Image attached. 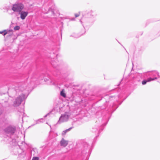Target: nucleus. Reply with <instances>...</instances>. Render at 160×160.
<instances>
[{
	"instance_id": "nucleus-6",
	"label": "nucleus",
	"mask_w": 160,
	"mask_h": 160,
	"mask_svg": "<svg viewBox=\"0 0 160 160\" xmlns=\"http://www.w3.org/2000/svg\"><path fill=\"white\" fill-rule=\"evenodd\" d=\"M68 141L65 140L63 138H62L60 142V144L61 146L65 147L68 144Z\"/></svg>"
},
{
	"instance_id": "nucleus-10",
	"label": "nucleus",
	"mask_w": 160,
	"mask_h": 160,
	"mask_svg": "<svg viewBox=\"0 0 160 160\" xmlns=\"http://www.w3.org/2000/svg\"><path fill=\"white\" fill-rule=\"evenodd\" d=\"M157 79V78H148L147 79V81H148V82H150L151 81H153V80H154L155 79Z\"/></svg>"
},
{
	"instance_id": "nucleus-19",
	"label": "nucleus",
	"mask_w": 160,
	"mask_h": 160,
	"mask_svg": "<svg viewBox=\"0 0 160 160\" xmlns=\"http://www.w3.org/2000/svg\"><path fill=\"white\" fill-rule=\"evenodd\" d=\"M80 22H82V21H81V20H80Z\"/></svg>"
},
{
	"instance_id": "nucleus-12",
	"label": "nucleus",
	"mask_w": 160,
	"mask_h": 160,
	"mask_svg": "<svg viewBox=\"0 0 160 160\" xmlns=\"http://www.w3.org/2000/svg\"><path fill=\"white\" fill-rule=\"evenodd\" d=\"M147 82H148L147 81V80H143L142 82V84L145 85L146 83Z\"/></svg>"
},
{
	"instance_id": "nucleus-8",
	"label": "nucleus",
	"mask_w": 160,
	"mask_h": 160,
	"mask_svg": "<svg viewBox=\"0 0 160 160\" xmlns=\"http://www.w3.org/2000/svg\"><path fill=\"white\" fill-rule=\"evenodd\" d=\"M72 128L71 127L68 129H67L64 131H63L62 132V135H65L67 132L70 131L72 129Z\"/></svg>"
},
{
	"instance_id": "nucleus-11",
	"label": "nucleus",
	"mask_w": 160,
	"mask_h": 160,
	"mask_svg": "<svg viewBox=\"0 0 160 160\" xmlns=\"http://www.w3.org/2000/svg\"><path fill=\"white\" fill-rule=\"evenodd\" d=\"M20 28V27L18 26H16L14 28V30L15 31L18 30Z\"/></svg>"
},
{
	"instance_id": "nucleus-2",
	"label": "nucleus",
	"mask_w": 160,
	"mask_h": 160,
	"mask_svg": "<svg viewBox=\"0 0 160 160\" xmlns=\"http://www.w3.org/2000/svg\"><path fill=\"white\" fill-rule=\"evenodd\" d=\"M23 5L21 3H18L13 5L12 10L14 12H21L24 8Z\"/></svg>"
},
{
	"instance_id": "nucleus-3",
	"label": "nucleus",
	"mask_w": 160,
	"mask_h": 160,
	"mask_svg": "<svg viewBox=\"0 0 160 160\" xmlns=\"http://www.w3.org/2000/svg\"><path fill=\"white\" fill-rule=\"evenodd\" d=\"M69 116L68 113H65L64 114L62 115L60 117L58 123L60 124L62 122L67 121L68 119Z\"/></svg>"
},
{
	"instance_id": "nucleus-4",
	"label": "nucleus",
	"mask_w": 160,
	"mask_h": 160,
	"mask_svg": "<svg viewBox=\"0 0 160 160\" xmlns=\"http://www.w3.org/2000/svg\"><path fill=\"white\" fill-rule=\"evenodd\" d=\"M5 131L8 133L13 134L14 132L15 129L9 126L6 128L5 129Z\"/></svg>"
},
{
	"instance_id": "nucleus-14",
	"label": "nucleus",
	"mask_w": 160,
	"mask_h": 160,
	"mask_svg": "<svg viewBox=\"0 0 160 160\" xmlns=\"http://www.w3.org/2000/svg\"><path fill=\"white\" fill-rule=\"evenodd\" d=\"M80 15V13H79V14H75V16L76 17H78Z\"/></svg>"
},
{
	"instance_id": "nucleus-1",
	"label": "nucleus",
	"mask_w": 160,
	"mask_h": 160,
	"mask_svg": "<svg viewBox=\"0 0 160 160\" xmlns=\"http://www.w3.org/2000/svg\"><path fill=\"white\" fill-rule=\"evenodd\" d=\"M25 95L23 93H21L15 99L13 102V106L17 107L19 106L21 102L25 99Z\"/></svg>"
},
{
	"instance_id": "nucleus-7",
	"label": "nucleus",
	"mask_w": 160,
	"mask_h": 160,
	"mask_svg": "<svg viewBox=\"0 0 160 160\" xmlns=\"http://www.w3.org/2000/svg\"><path fill=\"white\" fill-rule=\"evenodd\" d=\"M9 31H12V30H9L7 31L6 30H4L2 31H0V34H2L4 36H5L8 33V32Z\"/></svg>"
},
{
	"instance_id": "nucleus-15",
	"label": "nucleus",
	"mask_w": 160,
	"mask_h": 160,
	"mask_svg": "<svg viewBox=\"0 0 160 160\" xmlns=\"http://www.w3.org/2000/svg\"><path fill=\"white\" fill-rule=\"evenodd\" d=\"M52 64L53 65V66L54 65V62H52Z\"/></svg>"
},
{
	"instance_id": "nucleus-16",
	"label": "nucleus",
	"mask_w": 160,
	"mask_h": 160,
	"mask_svg": "<svg viewBox=\"0 0 160 160\" xmlns=\"http://www.w3.org/2000/svg\"><path fill=\"white\" fill-rule=\"evenodd\" d=\"M21 88H21V87H20V88H19V89H20V90H21V91H22V89Z\"/></svg>"
},
{
	"instance_id": "nucleus-17",
	"label": "nucleus",
	"mask_w": 160,
	"mask_h": 160,
	"mask_svg": "<svg viewBox=\"0 0 160 160\" xmlns=\"http://www.w3.org/2000/svg\"><path fill=\"white\" fill-rule=\"evenodd\" d=\"M47 115H46L44 116V117H46Z\"/></svg>"
},
{
	"instance_id": "nucleus-9",
	"label": "nucleus",
	"mask_w": 160,
	"mask_h": 160,
	"mask_svg": "<svg viewBox=\"0 0 160 160\" xmlns=\"http://www.w3.org/2000/svg\"><path fill=\"white\" fill-rule=\"evenodd\" d=\"M61 95L63 97H65L66 96V94L65 93V91L64 90H62L61 92L60 93Z\"/></svg>"
},
{
	"instance_id": "nucleus-18",
	"label": "nucleus",
	"mask_w": 160,
	"mask_h": 160,
	"mask_svg": "<svg viewBox=\"0 0 160 160\" xmlns=\"http://www.w3.org/2000/svg\"><path fill=\"white\" fill-rule=\"evenodd\" d=\"M1 114V112H0V114Z\"/></svg>"
},
{
	"instance_id": "nucleus-13",
	"label": "nucleus",
	"mask_w": 160,
	"mask_h": 160,
	"mask_svg": "<svg viewBox=\"0 0 160 160\" xmlns=\"http://www.w3.org/2000/svg\"><path fill=\"white\" fill-rule=\"evenodd\" d=\"M39 158L37 157H34L32 158V160H39Z\"/></svg>"
},
{
	"instance_id": "nucleus-5",
	"label": "nucleus",
	"mask_w": 160,
	"mask_h": 160,
	"mask_svg": "<svg viewBox=\"0 0 160 160\" xmlns=\"http://www.w3.org/2000/svg\"><path fill=\"white\" fill-rule=\"evenodd\" d=\"M19 14L20 15L21 18L22 20H24L28 15V12L27 11H21L19 12Z\"/></svg>"
}]
</instances>
